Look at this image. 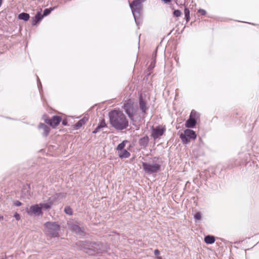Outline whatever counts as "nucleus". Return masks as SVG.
Here are the masks:
<instances>
[{
  "label": "nucleus",
  "instance_id": "3",
  "mask_svg": "<svg viewBox=\"0 0 259 259\" xmlns=\"http://www.w3.org/2000/svg\"><path fill=\"white\" fill-rule=\"evenodd\" d=\"M45 227L47 234L52 237H56L59 235L60 226L56 222H48L45 224Z\"/></svg>",
  "mask_w": 259,
  "mask_h": 259
},
{
  "label": "nucleus",
  "instance_id": "41",
  "mask_svg": "<svg viewBox=\"0 0 259 259\" xmlns=\"http://www.w3.org/2000/svg\"><path fill=\"white\" fill-rule=\"evenodd\" d=\"M63 124L65 125V122H64V121H63Z\"/></svg>",
  "mask_w": 259,
  "mask_h": 259
},
{
  "label": "nucleus",
  "instance_id": "20",
  "mask_svg": "<svg viewBox=\"0 0 259 259\" xmlns=\"http://www.w3.org/2000/svg\"><path fill=\"white\" fill-rule=\"evenodd\" d=\"M127 142V141H123L122 142L120 143L117 147L116 149L119 151L121 150H124V148L125 146V144Z\"/></svg>",
  "mask_w": 259,
  "mask_h": 259
},
{
  "label": "nucleus",
  "instance_id": "10",
  "mask_svg": "<svg viewBox=\"0 0 259 259\" xmlns=\"http://www.w3.org/2000/svg\"><path fill=\"white\" fill-rule=\"evenodd\" d=\"M29 214H34L37 215H41L42 212L40 204H35L30 206L29 209L26 210Z\"/></svg>",
  "mask_w": 259,
  "mask_h": 259
},
{
  "label": "nucleus",
  "instance_id": "22",
  "mask_svg": "<svg viewBox=\"0 0 259 259\" xmlns=\"http://www.w3.org/2000/svg\"><path fill=\"white\" fill-rule=\"evenodd\" d=\"M54 9V8H51L49 9H45L43 12V14L42 16H43V17L45 16H48L49 14H50V13Z\"/></svg>",
  "mask_w": 259,
  "mask_h": 259
},
{
  "label": "nucleus",
  "instance_id": "29",
  "mask_svg": "<svg viewBox=\"0 0 259 259\" xmlns=\"http://www.w3.org/2000/svg\"><path fill=\"white\" fill-rule=\"evenodd\" d=\"M198 12L202 15H205L206 14V11L205 10L202 9H199Z\"/></svg>",
  "mask_w": 259,
  "mask_h": 259
},
{
  "label": "nucleus",
  "instance_id": "42",
  "mask_svg": "<svg viewBox=\"0 0 259 259\" xmlns=\"http://www.w3.org/2000/svg\"><path fill=\"white\" fill-rule=\"evenodd\" d=\"M1 259H6V257H2V258Z\"/></svg>",
  "mask_w": 259,
  "mask_h": 259
},
{
  "label": "nucleus",
  "instance_id": "34",
  "mask_svg": "<svg viewBox=\"0 0 259 259\" xmlns=\"http://www.w3.org/2000/svg\"><path fill=\"white\" fill-rule=\"evenodd\" d=\"M80 120L83 121V123H84V124L85 123V122L88 121V118L86 117H83V118H82Z\"/></svg>",
  "mask_w": 259,
  "mask_h": 259
},
{
  "label": "nucleus",
  "instance_id": "36",
  "mask_svg": "<svg viewBox=\"0 0 259 259\" xmlns=\"http://www.w3.org/2000/svg\"><path fill=\"white\" fill-rule=\"evenodd\" d=\"M165 3L167 4L170 3L171 0H162Z\"/></svg>",
  "mask_w": 259,
  "mask_h": 259
},
{
  "label": "nucleus",
  "instance_id": "16",
  "mask_svg": "<svg viewBox=\"0 0 259 259\" xmlns=\"http://www.w3.org/2000/svg\"><path fill=\"white\" fill-rule=\"evenodd\" d=\"M204 241L206 244H213L215 242V237L213 236L207 235L204 237Z\"/></svg>",
  "mask_w": 259,
  "mask_h": 259
},
{
  "label": "nucleus",
  "instance_id": "28",
  "mask_svg": "<svg viewBox=\"0 0 259 259\" xmlns=\"http://www.w3.org/2000/svg\"><path fill=\"white\" fill-rule=\"evenodd\" d=\"M37 86H38V88L39 92H40L41 90L42 89L41 84L40 80H39V78L38 77H37Z\"/></svg>",
  "mask_w": 259,
  "mask_h": 259
},
{
  "label": "nucleus",
  "instance_id": "32",
  "mask_svg": "<svg viewBox=\"0 0 259 259\" xmlns=\"http://www.w3.org/2000/svg\"><path fill=\"white\" fill-rule=\"evenodd\" d=\"M101 129V128L98 125L97 127L95 128V130L93 132V134H96L99 132V131Z\"/></svg>",
  "mask_w": 259,
  "mask_h": 259
},
{
  "label": "nucleus",
  "instance_id": "7",
  "mask_svg": "<svg viewBox=\"0 0 259 259\" xmlns=\"http://www.w3.org/2000/svg\"><path fill=\"white\" fill-rule=\"evenodd\" d=\"M165 128L161 126H157L155 127H153L152 130V137L155 140L163 135Z\"/></svg>",
  "mask_w": 259,
  "mask_h": 259
},
{
  "label": "nucleus",
  "instance_id": "40",
  "mask_svg": "<svg viewBox=\"0 0 259 259\" xmlns=\"http://www.w3.org/2000/svg\"><path fill=\"white\" fill-rule=\"evenodd\" d=\"M3 217L0 215V220H3Z\"/></svg>",
  "mask_w": 259,
  "mask_h": 259
},
{
  "label": "nucleus",
  "instance_id": "6",
  "mask_svg": "<svg viewBox=\"0 0 259 259\" xmlns=\"http://www.w3.org/2000/svg\"><path fill=\"white\" fill-rule=\"evenodd\" d=\"M197 116V112L193 110L190 113L189 118L186 122V126L188 128L194 127L196 124V118Z\"/></svg>",
  "mask_w": 259,
  "mask_h": 259
},
{
  "label": "nucleus",
  "instance_id": "12",
  "mask_svg": "<svg viewBox=\"0 0 259 259\" xmlns=\"http://www.w3.org/2000/svg\"><path fill=\"white\" fill-rule=\"evenodd\" d=\"M149 141V139L148 137L145 136V137L140 139L139 143V145L140 146H141L143 148H145L148 145Z\"/></svg>",
  "mask_w": 259,
  "mask_h": 259
},
{
  "label": "nucleus",
  "instance_id": "4",
  "mask_svg": "<svg viewBox=\"0 0 259 259\" xmlns=\"http://www.w3.org/2000/svg\"><path fill=\"white\" fill-rule=\"evenodd\" d=\"M142 167L146 174L151 175L158 172L160 169L161 165L156 163L151 164L143 162H142Z\"/></svg>",
  "mask_w": 259,
  "mask_h": 259
},
{
  "label": "nucleus",
  "instance_id": "33",
  "mask_svg": "<svg viewBox=\"0 0 259 259\" xmlns=\"http://www.w3.org/2000/svg\"><path fill=\"white\" fill-rule=\"evenodd\" d=\"M155 66V62H151V64L149 65V69H153Z\"/></svg>",
  "mask_w": 259,
  "mask_h": 259
},
{
  "label": "nucleus",
  "instance_id": "13",
  "mask_svg": "<svg viewBox=\"0 0 259 259\" xmlns=\"http://www.w3.org/2000/svg\"><path fill=\"white\" fill-rule=\"evenodd\" d=\"M71 229L76 234L81 235H83V230L81 228L77 225H72L71 227Z\"/></svg>",
  "mask_w": 259,
  "mask_h": 259
},
{
  "label": "nucleus",
  "instance_id": "26",
  "mask_svg": "<svg viewBox=\"0 0 259 259\" xmlns=\"http://www.w3.org/2000/svg\"><path fill=\"white\" fill-rule=\"evenodd\" d=\"M84 123H83V121L81 120H79L76 124L75 126L76 128H79L80 127H81Z\"/></svg>",
  "mask_w": 259,
  "mask_h": 259
},
{
  "label": "nucleus",
  "instance_id": "1",
  "mask_svg": "<svg viewBox=\"0 0 259 259\" xmlns=\"http://www.w3.org/2000/svg\"><path fill=\"white\" fill-rule=\"evenodd\" d=\"M111 124L117 130H123L127 127L128 122L125 115L121 112L113 110L109 113Z\"/></svg>",
  "mask_w": 259,
  "mask_h": 259
},
{
  "label": "nucleus",
  "instance_id": "15",
  "mask_svg": "<svg viewBox=\"0 0 259 259\" xmlns=\"http://www.w3.org/2000/svg\"><path fill=\"white\" fill-rule=\"evenodd\" d=\"M118 155L120 158H126L130 157V153L125 149L121 150L118 151Z\"/></svg>",
  "mask_w": 259,
  "mask_h": 259
},
{
  "label": "nucleus",
  "instance_id": "37",
  "mask_svg": "<svg viewBox=\"0 0 259 259\" xmlns=\"http://www.w3.org/2000/svg\"><path fill=\"white\" fill-rule=\"evenodd\" d=\"M175 60L176 61L177 64L178 65L179 64V58H178L177 57H175Z\"/></svg>",
  "mask_w": 259,
  "mask_h": 259
},
{
  "label": "nucleus",
  "instance_id": "14",
  "mask_svg": "<svg viewBox=\"0 0 259 259\" xmlns=\"http://www.w3.org/2000/svg\"><path fill=\"white\" fill-rule=\"evenodd\" d=\"M43 18V16L41 15L40 12L37 13L35 16L32 18V25H35L39 22Z\"/></svg>",
  "mask_w": 259,
  "mask_h": 259
},
{
  "label": "nucleus",
  "instance_id": "23",
  "mask_svg": "<svg viewBox=\"0 0 259 259\" xmlns=\"http://www.w3.org/2000/svg\"><path fill=\"white\" fill-rule=\"evenodd\" d=\"M65 212L68 215H72V209L69 206H67L64 209Z\"/></svg>",
  "mask_w": 259,
  "mask_h": 259
},
{
  "label": "nucleus",
  "instance_id": "17",
  "mask_svg": "<svg viewBox=\"0 0 259 259\" xmlns=\"http://www.w3.org/2000/svg\"><path fill=\"white\" fill-rule=\"evenodd\" d=\"M139 105L141 109L143 111V112H145L147 108L145 102L143 101L141 96H140L139 99Z\"/></svg>",
  "mask_w": 259,
  "mask_h": 259
},
{
  "label": "nucleus",
  "instance_id": "19",
  "mask_svg": "<svg viewBox=\"0 0 259 259\" xmlns=\"http://www.w3.org/2000/svg\"><path fill=\"white\" fill-rule=\"evenodd\" d=\"M18 19L20 20H23L25 21L29 20L30 16L28 13H21L18 15Z\"/></svg>",
  "mask_w": 259,
  "mask_h": 259
},
{
  "label": "nucleus",
  "instance_id": "31",
  "mask_svg": "<svg viewBox=\"0 0 259 259\" xmlns=\"http://www.w3.org/2000/svg\"><path fill=\"white\" fill-rule=\"evenodd\" d=\"M14 217L15 218V219L17 221H19L20 219V215L17 212L15 213Z\"/></svg>",
  "mask_w": 259,
  "mask_h": 259
},
{
  "label": "nucleus",
  "instance_id": "11",
  "mask_svg": "<svg viewBox=\"0 0 259 259\" xmlns=\"http://www.w3.org/2000/svg\"><path fill=\"white\" fill-rule=\"evenodd\" d=\"M38 128L40 130H42V135L44 137H47L50 133V127L44 123H40L38 125Z\"/></svg>",
  "mask_w": 259,
  "mask_h": 259
},
{
  "label": "nucleus",
  "instance_id": "25",
  "mask_svg": "<svg viewBox=\"0 0 259 259\" xmlns=\"http://www.w3.org/2000/svg\"><path fill=\"white\" fill-rule=\"evenodd\" d=\"M173 14L175 17H178L181 16L182 13L180 10H176L174 11Z\"/></svg>",
  "mask_w": 259,
  "mask_h": 259
},
{
  "label": "nucleus",
  "instance_id": "35",
  "mask_svg": "<svg viewBox=\"0 0 259 259\" xmlns=\"http://www.w3.org/2000/svg\"><path fill=\"white\" fill-rule=\"evenodd\" d=\"M160 254V251L158 249H155L154 250V254L155 255H158Z\"/></svg>",
  "mask_w": 259,
  "mask_h": 259
},
{
  "label": "nucleus",
  "instance_id": "5",
  "mask_svg": "<svg viewBox=\"0 0 259 259\" xmlns=\"http://www.w3.org/2000/svg\"><path fill=\"white\" fill-rule=\"evenodd\" d=\"M196 137L195 132L190 129L185 130L184 133H181L180 136L183 144H187L191 140L195 139Z\"/></svg>",
  "mask_w": 259,
  "mask_h": 259
},
{
  "label": "nucleus",
  "instance_id": "2",
  "mask_svg": "<svg viewBox=\"0 0 259 259\" xmlns=\"http://www.w3.org/2000/svg\"><path fill=\"white\" fill-rule=\"evenodd\" d=\"M145 1V0H134L130 4V7L131 9L135 22L137 25H138V17L140 16L142 9V3Z\"/></svg>",
  "mask_w": 259,
  "mask_h": 259
},
{
  "label": "nucleus",
  "instance_id": "8",
  "mask_svg": "<svg viewBox=\"0 0 259 259\" xmlns=\"http://www.w3.org/2000/svg\"><path fill=\"white\" fill-rule=\"evenodd\" d=\"M44 118L47 123L49 124L53 127L57 126L62 119L61 117L59 116H54L51 119L46 118L45 117Z\"/></svg>",
  "mask_w": 259,
  "mask_h": 259
},
{
  "label": "nucleus",
  "instance_id": "21",
  "mask_svg": "<svg viewBox=\"0 0 259 259\" xmlns=\"http://www.w3.org/2000/svg\"><path fill=\"white\" fill-rule=\"evenodd\" d=\"M184 14L186 20L188 22L190 20V11L188 8H185Z\"/></svg>",
  "mask_w": 259,
  "mask_h": 259
},
{
  "label": "nucleus",
  "instance_id": "9",
  "mask_svg": "<svg viewBox=\"0 0 259 259\" xmlns=\"http://www.w3.org/2000/svg\"><path fill=\"white\" fill-rule=\"evenodd\" d=\"M124 109L131 120H133L134 114V108L133 105L131 102H127L124 105Z\"/></svg>",
  "mask_w": 259,
  "mask_h": 259
},
{
  "label": "nucleus",
  "instance_id": "30",
  "mask_svg": "<svg viewBox=\"0 0 259 259\" xmlns=\"http://www.w3.org/2000/svg\"><path fill=\"white\" fill-rule=\"evenodd\" d=\"M14 205L16 206H20L22 205V203L19 201L16 200L14 202Z\"/></svg>",
  "mask_w": 259,
  "mask_h": 259
},
{
  "label": "nucleus",
  "instance_id": "27",
  "mask_svg": "<svg viewBox=\"0 0 259 259\" xmlns=\"http://www.w3.org/2000/svg\"><path fill=\"white\" fill-rule=\"evenodd\" d=\"M101 128L105 127L106 124L105 123L104 119H102L98 125Z\"/></svg>",
  "mask_w": 259,
  "mask_h": 259
},
{
  "label": "nucleus",
  "instance_id": "18",
  "mask_svg": "<svg viewBox=\"0 0 259 259\" xmlns=\"http://www.w3.org/2000/svg\"><path fill=\"white\" fill-rule=\"evenodd\" d=\"M53 202L52 200H51V199H49V200L45 203H40V205L41 206V208H45V209H49L51 207V205H52Z\"/></svg>",
  "mask_w": 259,
  "mask_h": 259
},
{
  "label": "nucleus",
  "instance_id": "39",
  "mask_svg": "<svg viewBox=\"0 0 259 259\" xmlns=\"http://www.w3.org/2000/svg\"><path fill=\"white\" fill-rule=\"evenodd\" d=\"M157 259H162L161 257H160V256H157Z\"/></svg>",
  "mask_w": 259,
  "mask_h": 259
},
{
  "label": "nucleus",
  "instance_id": "24",
  "mask_svg": "<svg viewBox=\"0 0 259 259\" xmlns=\"http://www.w3.org/2000/svg\"><path fill=\"white\" fill-rule=\"evenodd\" d=\"M194 219L196 221H200L201 219V214L200 212H197L194 215Z\"/></svg>",
  "mask_w": 259,
  "mask_h": 259
},
{
  "label": "nucleus",
  "instance_id": "38",
  "mask_svg": "<svg viewBox=\"0 0 259 259\" xmlns=\"http://www.w3.org/2000/svg\"><path fill=\"white\" fill-rule=\"evenodd\" d=\"M94 249V250L95 251H97V253H99V252H100V251H98L97 250V249H96V248H95L94 249Z\"/></svg>",
  "mask_w": 259,
  "mask_h": 259
}]
</instances>
